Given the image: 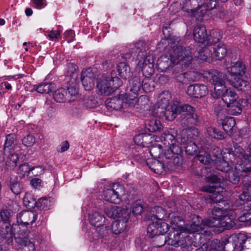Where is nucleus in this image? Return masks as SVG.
<instances>
[{
	"instance_id": "f257e3e1",
	"label": "nucleus",
	"mask_w": 251,
	"mask_h": 251,
	"mask_svg": "<svg viewBox=\"0 0 251 251\" xmlns=\"http://www.w3.org/2000/svg\"><path fill=\"white\" fill-rule=\"evenodd\" d=\"M212 214L214 216L212 219L204 220H202L199 217L194 215L192 224L186 228L182 226L181 223L183 221L179 216L170 214L169 217L171 220V227L173 229L186 230L188 233L202 234L208 232L207 228L209 227H218L220 228L218 230L220 231L230 228L234 224L233 220L236 215V212L232 209L218 207L214 208Z\"/></svg>"
},
{
	"instance_id": "f03ea898",
	"label": "nucleus",
	"mask_w": 251,
	"mask_h": 251,
	"mask_svg": "<svg viewBox=\"0 0 251 251\" xmlns=\"http://www.w3.org/2000/svg\"><path fill=\"white\" fill-rule=\"evenodd\" d=\"M160 138V144H155L150 148L151 155L154 158L161 157L169 160V164L167 165L168 170L181 166L182 150L175 136L168 131L163 132Z\"/></svg>"
},
{
	"instance_id": "7ed1b4c3",
	"label": "nucleus",
	"mask_w": 251,
	"mask_h": 251,
	"mask_svg": "<svg viewBox=\"0 0 251 251\" xmlns=\"http://www.w3.org/2000/svg\"><path fill=\"white\" fill-rule=\"evenodd\" d=\"M178 37L173 36L168 41L169 56L163 55L157 60L156 67L160 72H165L173 65L179 64L186 68L191 64L193 53L189 48L183 47L180 44Z\"/></svg>"
},
{
	"instance_id": "20e7f679",
	"label": "nucleus",
	"mask_w": 251,
	"mask_h": 251,
	"mask_svg": "<svg viewBox=\"0 0 251 251\" xmlns=\"http://www.w3.org/2000/svg\"><path fill=\"white\" fill-rule=\"evenodd\" d=\"M13 212L6 208H3L0 211V216L4 224L2 230H0V242H5L10 243L12 240L13 235L21 229L20 225L13 224L12 227L9 225Z\"/></svg>"
},
{
	"instance_id": "39448f33",
	"label": "nucleus",
	"mask_w": 251,
	"mask_h": 251,
	"mask_svg": "<svg viewBox=\"0 0 251 251\" xmlns=\"http://www.w3.org/2000/svg\"><path fill=\"white\" fill-rule=\"evenodd\" d=\"M122 84V80L118 77L101 76L99 78L97 83V93L100 95L109 96Z\"/></svg>"
},
{
	"instance_id": "423d86ee",
	"label": "nucleus",
	"mask_w": 251,
	"mask_h": 251,
	"mask_svg": "<svg viewBox=\"0 0 251 251\" xmlns=\"http://www.w3.org/2000/svg\"><path fill=\"white\" fill-rule=\"evenodd\" d=\"M206 181L210 185L203 186L201 190L211 193L209 196L211 202H220L224 198V188L221 186V179L212 175L206 178Z\"/></svg>"
},
{
	"instance_id": "0eeeda50",
	"label": "nucleus",
	"mask_w": 251,
	"mask_h": 251,
	"mask_svg": "<svg viewBox=\"0 0 251 251\" xmlns=\"http://www.w3.org/2000/svg\"><path fill=\"white\" fill-rule=\"evenodd\" d=\"M179 119L182 125L190 126L197 125L200 122V117L195 112L194 107L189 104L178 106Z\"/></svg>"
},
{
	"instance_id": "6e6552de",
	"label": "nucleus",
	"mask_w": 251,
	"mask_h": 251,
	"mask_svg": "<svg viewBox=\"0 0 251 251\" xmlns=\"http://www.w3.org/2000/svg\"><path fill=\"white\" fill-rule=\"evenodd\" d=\"M125 194L124 187L119 183H113L109 188L103 190L102 199L109 203L119 204Z\"/></svg>"
},
{
	"instance_id": "1a4fd4ad",
	"label": "nucleus",
	"mask_w": 251,
	"mask_h": 251,
	"mask_svg": "<svg viewBox=\"0 0 251 251\" xmlns=\"http://www.w3.org/2000/svg\"><path fill=\"white\" fill-rule=\"evenodd\" d=\"M173 232L170 233L167 239H163V242L160 245H157L158 247H161L164 245V243L166 242L169 245L175 247H178L184 245L185 243L188 245L191 242L188 243L189 241V236H186V233H188L186 230L180 231L178 229H174Z\"/></svg>"
},
{
	"instance_id": "9d476101",
	"label": "nucleus",
	"mask_w": 251,
	"mask_h": 251,
	"mask_svg": "<svg viewBox=\"0 0 251 251\" xmlns=\"http://www.w3.org/2000/svg\"><path fill=\"white\" fill-rule=\"evenodd\" d=\"M129 53H126L125 57L126 59H130L132 56H135L138 53V56L141 58L138 63V66L140 69L143 68L144 66L148 65V61H146V55L145 52L148 50V47L144 41H139L134 45V48Z\"/></svg>"
},
{
	"instance_id": "9b49d317",
	"label": "nucleus",
	"mask_w": 251,
	"mask_h": 251,
	"mask_svg": "<svg viewBox=\"0 0 251 251\" xmlns=\"http://www.w3.org/2000/svg\"><path fill=\"white\" fill-rule=\"evenodd\" d=\"M16 242L21 245L19 251H35V247L34 243L31 241V237L27 234L26 232H22L18 230L14 235Z\"/></svg>"
},
{
	"instance_id": "f8f14e48",
	"label": "nucleus",
	"mask_w": 251,
	"mask_h": 251,
	"mask_svg": "<svg viewBox=\"0 0 251 251\" xmlns=\"http://www.w3.org/2000/svg\"><path fill=\"white\" fill-rule=\"evenodd\" d=\"M203 0H185L182 3V9L188 16L195 17L198 20H201L200 16L201 3Z\"/></svg>"
},
{
	"instance_id": "ddd939ff",
	"label": "nucleus",
	"mask_w": 251,
	"mask_h": 251,
	"mask_svg": "<svg viewBox=\"0 0 251 251\" xmlns=\"http://www.w3.org/2000/svg\"><path fill=\"white\" fill-rule=\"evenodd\" d=\"M105 214L111 218L125 219L128 221L130 211L127 208H123L117 206H109L105 207L104 209Z\"/></svg>"
},
{
	"instance_id": "4468645a",
	"label": "nucleus",
	"mask_w": 251,
	"mask_h": 251,
	"mask_svg": "<svg viewBox=\"0 0 251 251\" xmlns=\"http://www.w3.org/2000/svg\"><path fill=\"white\" fill-rule=\"evenodd\" d=\"M169 229L168 225L161 220H156L155 222L150 224L147 228V232L149 236L152 238L158 235H163Z\"/></svg>"
},
{
	"instance_id": "2eb2a0df",
	"label": "nucleus",
	"mask_w": 251,
	"mask_h": 251,
	"mask_svg": "<svg viewBox=\"0 0 251 251\" xmlns=\"http://www.w3.org/2000/svg\"><path fill=\"white\" fill-rule=\"evenodd\" d=\"M38 216L37 213L33 211H25L21 212L17 216V225H20L21 228L23 225H31L35 222ZM22 232L25 231L24 229H19Z\"/></svg>"
},
{
	"instance_id": "dca6fc26",
	"label": "nucleus",
	"mask_w": 251,
	"mask_h": 251,
	"mask_svg": "<svg viewBox=\"0 0 251 251\" xmlns=\"http://www.w3.org/2000/svg\"><path fill=\"white\" fill-rule=\"evenodd\" d=\"M208 93V90L207 86L200 83L190 85L186 91V93L188 95L197 99L205 96Z\"/></svg>"
},
{
	"instance_id": "f3484780",
	"label": "nucleus",
	"mask_w": 251,
	"mask_h": 251,
	"mask_svg": "<svg viewBox=\"0 0 251 251\" xmlns=\"http://www.w3.org/2000/svg\"><path fill=\"white\" fill-rule=\"evenodd\" d=\"M130 92L129 99L135 102L137 101V98L142 91V79L140 75L134 76L130 81Z\"/></svg>"
},
{
	"instance_id": "a211bd4d",
	"label": "nucleus",
	"mask_w": 251,
	"mask_h": 251,
	"mask_svg": "<svg viewBox=\"0 0 251 251\" xmlns=\"http://www.w3.org/2000/svg\"><path fill=\"white\" fill-rule=\"evenodd\" d=\"M205 75L206 78L213 86L225 84L227 79L225 74L215 70L208 71Z\"/></svg>"
},
{
	"instance_id": "6ab92c4d",
	"label": "nucleus",
	"mask_w": 251,
	"mask_h": 251,
	"mask_svg": "<svg viewBox=\"0 0 251 251\" xmlns=\"http://www.w3.org/2000/svg\"><path fill=\"white\" fill-rule=\"evenodd\" d=\"M227 71L232 76H243L246 74V66L242 60H239L231 62L227 67Z\"/></svg>"
},
{
	"instance_id": "aec40b11",
	"label": "nucleus",
	"mask_w": 251,
	"mask_h": 251,
	"mask_svg": "<svg viewBox=\"0 0 251 251\" xmlns=\"http://www.w3.org/2000/svg\"><path fill=\"white\" fill-rule=\"evenodd\" d=\"M217 153L213 155L212 158L209 153L205 151V149L201 147V150L199 151V154L197 155L198 159L203 164H209L211 162L217 161V159L220 158V149L217 148L214 149Z\"/></svg>"
},
{
	"instance_id": "412c9836",
	"label": "nucleus",
	"mask_w": 251,
	"mask_h": 251,
	"mask_svg": "<svg viewBox=\"0 0 251 251\" xmlns=\"http://www.w3.org/2000/svg\"><path fill=\"white\" fill-rule=\"evenodd\" d=\"M94 74L91 69L82 71L81 79L84 89L87 91L91 90L94 86Z\"/></svg>"
},
{
	"instance_id": "4be33fe9",
	"label": "nucleus",
	"mask_w": 251,
	"mask_h": 251,
	"mask_svg": "<svg viewBox=\"0 0 251 251\" xmlns=\"http://www.w3.org/2000/svg\"><path fill=\"white\" fill-rule=\"evenodd\" d=\"M193 36L196 42L202 44H206L208 35L205 27L202 25H196L194 28Z\"/></svg>"
},
{
	"instance_id": "5701e85b",
	"label": "nucleus",
	"mask_w": 251,
	"mask_h": 251,
	"mask_svg": "<svg viewBox=\"0 0 251 251\" xmlns=\"http://www.w3.org/2000/svg\"><path fill=\"white\" fill-rule=\"evenodd\" d=\"M217 4V0H206L204 3H201L200 13L201 19L208 17L209 11L215 8Z\"/></svg>"
},
{
	"instance_id": "b1692460",
	"label": "nucleus",
	"mask_w": 251,
	"mask_h": 251,
	"mask_svg": "<svg viewBox=\"0 0 251 251\" xmlns=\"http://www.w3.org/2000/svg\"><path fill=\"white\" fill-rule=\"evenodd\" d=\"M147 164L151 171L155 173L156 171L162 172V171H169L167 165L169 164V160L166 163V166L160 161L154 159H148L147 161Z\"/></svg>"
},
{
	"instance_id": "393cba45",
	"label": "nucleus",
	"mask_w": 251,
	"mask_h": 251,
	"mask_svg": "<svg viewBox=\"0 0 251 251\" xmlns=\"http://www.w3.org/2000/svg\"><path fill=\"white\" fill-rule=\"evenodd\" d=\"M250 142L247 151L248 153H245L243 148L236 145L234 147V150L233 151L234 155L237 157L241 159L244 158L245 160L251 162V136L250 137Z\"/></svg>"
},
{
	"instance_id": "a878e982",
	"label": "nucleus",
	"mask_w": 251,
	"mask_h": 251,
	"mask_svg": "<svg viewBox=\"0 0 251 251\" xmlns=\"http://www.w3.org/2000/svg\"><path fill=\"white\" fill-rule=\"evenodd\" d=\"M89 220L91 224L99 227L104 225L105 217L98 211H93L89 214Z\"/></svg>"
},
{
	"instance_id": "bb28decb",
	"label": "nucleus",
	"mask_w": 251,
	"mask_h": 251,
	"mask_svg": "<svg viewBox=\"0 0 251 251\" xmlns=\"http://www.w3.org/2000/svg\"><path fill=\"white\" fill-rule=\"evenodd\" d=\"M204 45V46L199 51V56L200 59L209 62L212 60L213 57V47L210 44H205Z\"/></svg>"
},
{
	"instance_id": "cd10ccee",
	"label": "nucleus",
	"mask_w": 251,
	"mask_h": 251,
	"mask_svg": "<svg viewBox=\"0 0 251 251\" xmlns=\"http://www.w3.org/2000/svg\"><path fill=\"white\" fill-rule=\"evenodd\" d=\"M223 101L226 104L227 107L236 102L238 98L237 95L231 89H227L224 92V94L221 97Z\"/></svg>"
},
{
	"instance_id": "c85d7f7f",
	"label": "nucleus",
	"mask_w": 251,
	"mask_h": 251,
	"mask_svg": "<svg viewBox=\"0 0 251 251\" xmlns=\"http://www.w3.org/2000/svg\"><path fill=\"white\" fill-rule=\"evenodd\" d=\"M178 106L175 103L164 107V111L162 112L164 113L165 119L171 121L174 120L178 113Z\"/></svg>"
},
{
	"instance_id": "c756f323",
	"label": "nucleus",
	"mask_w": 251,
	"mask_h": 251,
	"mask_svg": "<svg viewBox=\"0 0 251 251\" xmlns=\"http://www.w3.org/2000/svg\"><path fill=\"white\" fill-rule=\"evenodd\" d=\"M125 219H118L114 222L111 226V230L114 234H118L123 232L126 228L127 223Z\"/></svg>"
},
{
	"instance_id": "7c9ffc66",
	"label": "nucleus",
	"mask_w": 251,
	"mask_h": 251,
	"mask_svg": "<svg viewBox=\"0 0 251 251\" xmlns=\"http://www.w3.org/2000/svg\"><path fill=\"white\" fill-rule=\"evenodd\" d=\"M146 61H148V65L144 66L141 68L143 75H150L154 73V60L152 56L149 55L146 56Z\"/></svg>"
},
{
	"instance_id": "2f4dec72",
	"label": "nucleus",
	"mask_w": 251,
	"mask_h": 251,
	"mask_svg": "<svg viewBox=\"0 0 251 251\" xmlns=\"http://www.w3.org/2000/svg\"><path fill=\"white\" fill-rule=\"evenodd\" d=\"M159 100L158 102L159 108L164 109V107L170 106L169 101L171 99V95L168 91H164L160 94L159 97Z\"/></svg>"
},
{
	"instance_id": "473e14b6",
	"label": "nucleus",
	"mask_w": 251,
	"mask_h": 251,
	"mask_svg": "<svg viewBox=\"0 0 251 251\" xmlns=\"http://www.w3.org/2000/svg\"><path fill=\"white\" fill-rule=\"evenodd\" d=\"M151 135L147 133H141L135 136L134 141L135 143L139 146L145 147L151 142Z\"/></svg>"
},
{
	"instance_id": "72a5a7b5",
	"label": "nucleus",
	"mask_w": 251,
	"mask_h": 251,
	"mask_svg": "<svg viewBox=\"0 0 251 251\" xmlns=\"http://www.w3.org/2000/svg\"><path fill=\"white\" fill-rule=\"evenodd\" d=\"M16 138L14 134H10L6 136L3 149L5 154L8 151H12L15 149L17 145Z\"/></svg>"
},
{
	"instance_id": "f704fd0d",
	"label": "nucleus",
	"mask_w": 251,
	"mask_h": 251,
	"mask_svg": "<svg viewBox=\"0 0 251 251\" xmlns=\"http://www.w3.org/2000/svg\"><path fill=\"white\" fill-rule=\"evenodd\" d=\"M67 91L63 88H59L53 94L54 100L58 102H70V98L67 96Z\"/></svg>"
},
{
	"instance_id": "c9c22d12",
	"label": "nucleus",
	"mask_w": 251,
	"mask_h": 251,
	"mask_svg": "<svg viewBox=\"0 0 251 251\" xmlns=\"http://www.w3.org/2000/svg\"><path fill=\"white\" fill-rule=\"evenodd\" d=\"M54 89V84L42 83L33 86V89L41 94H48Z\"/></svg>"
},
{
	"instance_id": "e433bc0d",
	"label": "nucleus",
	"mask_w": 251,
	"mask_h": 251,
	"mask_svg": "<svg viewBox=\"0 0 251 251\" xmlns=\"http://www.w3.org/2000/svg\"><path fill=\"white\" fill-rule=\"evenodd\" d=\"M8 151L10 154L8 156L5 163L7 171H11L16 166L18 160V156L17 153L12 152V151Z\"/></svg>"
},
{
	"instance_id": "4c0bfd02",
	"label": "nucleus",
	"mask_w": 251,
	"mask_h": 251,
	"mask_svg": "<svg viewBox=\"0 0 251 251\" xmlns=\"http://www.w3.org/2000/svg\"><path fill=\"white\" fill-rule=\"evenodd\" d=\"M117 68L119 75L122 78L126 79L130 76V69L126 63L121 62L118 64Z\"/></svg>"
},
{
	"instance_id": "58836bf2",
	"label": "nucleus",
	"mask_w": 251,
	"mask_h": 251,
	"mask_svg": "<svg viewBox=\"0 0 251 251\" xmlns=\"http://www.w3.org/2000/svg\"><path fill=\"white\" fill-rule=\"evenodd\" d=\"M239 198L241 201H248L251 199V182L244 184L242 193Z\"/></svg>"
},
{
	"instance_id": "ea45409f",
	"label": "nucleus",
	"mask_w": 251,
	"mask_h": 251,
	"mask_svg": "<svg viewBox=\"0 0 251 251\" xmlns=\"http://www.w3.org/2000/svg\"><path fill=\"white\" fill-rule=\"evenodd\" d=\"M162 127L160 122L156 119H152L146 124V128L151 132L160 131Z\"/></svg>"
},
{
	"instance_id": "a19ab883",
	"label": "nucleus",
	"mask_w": 251,
	"mask_h": 251,
	"mask_svg": "<svg viewBox=\"0 0 251 251\" xmlns=\"http://www.w3.org/2000/svg\"><path fill=\"white\" fill-rule=\"evenodd\" d=\"M213 51L217 60L223 59L227 54V49L225 45L219 44L216 48L213 47Z\"/></svg>"
},
{
	"instance_id": "79ce46f5",
	"label": "nucleus",
	"mask_w": 251,
	"mask_h": 251,
	"mask_svg": "<svg viewBox=\"0 0 251 251\" xmlns=\"http://www.w3.org/2000/svg\"><path fill=\"white\" fill-rule=\"evenodd\" d=\"M154 89V81L150 77L146 76L143 79H142V91L146 93L152 91Z\"/></svg>"
},
{
	"instance_id": "37998d69",
	"label": "nucleus",
	"mask_w": 251,
	"mask_h": 251,
	"mask_svg": "<svg viewBox=\"0 0 251 251\" xmlns=\"http://www.w3.org/2000/svg\"><path fill=\"white\" fill-rule=\"evenodd\" d=\"M206 132L209 136L218 140H222L225 138L224 132L214 127H207Z\"/></svg>"
},
{
	"instance_id": "c03bdc74",
	"label": "nucleus",
	"mask_w": 251,
	"mask_h": 251,
	"mask_svg": "<svg viewBox=\"0 0 251 251\" xmlns=\"http://www.w3.org/2000/svg\"><path fill=\"white\" fill-rule=\"evenodd\" d=\"M222 36L221 31L218 30H212L207 37V45H211L216 44L219 42L220 40L222 38Z\"/></svg>"
},
{
	"instance_id": "a18cd8bd",
	"label": "nucleus",
	"mask_w": 251,
	"mask_h": 251,
	"mask_svg": "<svg viewBox=\"0 0 251 251\" xmlns=\"http://www.w3.org/2000/svg\"><path fill=\"white\" fill-rule=\"evenodd\" d=\"M222 124L225 131L226 132H230L235 126V121L233 117H226L222 120Z\"/></svg>"
},
{
	"instance_id": "49530a36",
	"label": "nucleus",
	"mask_w": 251,
	"mask_h": 251,
	"mask_svg": "<svg viewBox=\"0 0 251 251\" xmlns=\"http://www.w3.org/2000/svg\"><path fill=\"white\" fill-rule=\"evenodd\" d=\"M122 101L117 98H112L106 101V106L108 109L119 110L122 107Z\"/></svg>"
},
{
	"instance_id": "de8ad7c7",
	"label": "nucleus",
	"mask_w": 251,
	"mask_h": 251,
	"mask_svg": "<svg viewBox=\"0 0 251 251\" xmlns=\"http://www.w3.org/2000/svg\"><path fill=\"white\" fill-rule=\"evenodd\" d=\"M220 157L221 154H220ZM221 158L217 159V161L214 162L215 163H218L217 165V169L219 171L222 172L223 173H229L231 171V167L229 166L228 162L224 160H220Z\"/></svg>"
},
{
	"instance_id": "09e8293b",
	"label": "nucleus",
	"mask_w": 251,
	"mask_h": 251,
	"mask_svg": "<svg viewBox=\"0 0 251 251\" xmlns=\"http://www.w3.org/2000/svg\"><path fill=\"white\" fill-rule=\"evenodd\" d=\"M52 203V200L50 198H40L36 202V204L37 207L45 210L49 209Z\"/></svg>"
},
{
	"instance_id": "8fccbe9b",
	"label": "nucleus",
	"mask_w": 251,
	"mask_h": 251,
	"mask_svg": "<svg viewBox=\"0 0 251 251\" xmlns=\"http://www.w3.org/2000/svg\"><path fill=\"white\" fill-rule=\"evenodd\" d=\"M225 84L226 83L214 86V91L212 94L214 98H220L224 94V92L228 89L226 86Z\"/></svg>"
},
{
	"instance_id": "3c124183",
	"label": "nucleus",
	"mask_w": 251,
	"mask_h": 251,
	"mask_svg": "<svg viewBox=\"0 0 251 251\" xmlns=\"http://www.w3.org/2000/svg\"><path fill=\"white\" fill-rule=\"evenodd\" d=\"M184 147L186 153L191 155L196 154L199 148L193 141H190Z\"/></svg>"
},
{
	"instance_id": "603ef678",
	"label": "nucleus",
	"mask_w": 251,
	"mask_h": 251,
	"mask_svg": "<svg viewBox=\"0 0 251 251\" xmlns=\"http://www.w3.org/2000/svg\"><path fill=\"white\" fill-rule=\"evenodd\" d=\"M242 76H237L234 78L233 82L234 86L239 90H242L244 88L249 85V82L244 80L241 78Z\"/></svg>"
},
{
	"instance_id": "864d4df0",
	"label": "nucleus",
	"mask_w": 251,
	"mask_h": 251,
	"mask_svg": "<svg viewBox=\"0 0 251 251\" xmlns=\"http://www.w3.org/2000/svg\"><path fill=\"white\" fill-rule=\"evenodd\" d=\"M66 91H67V96L68 98H70V101H74L76 99L78 92L75 86L73 85L68 87Z\"/></svg>"
},
{
	"instance_id": "5fc2aeb1",
	"label": "nucleus",
	"mask_w": 251,
	"mask_h": 251,
	"mask_svg": "<svg viewBox=\"0 0 251 251\" xmlns=\"http://www.w3.org/2000/svg\"><path fill=\"white\" fill-rule=\"evenodd\" d=\"M132 213L134 215H140L143 211V206L141 200H137L132 203Z\"/></svg>"
},
{
	"instance_id": "6e6d98bb",
	"label": "nucleus",
	"mask_w": 251,
	"mask_h": 251,
	"mask_svg": "<svg viewBox=\"0 0 251 251\" xmlns=\"http://www.w3.org/2000/svg\"><path fill=\"white\" fill-rule=\"evenodd\" d=\"M196 73L194 72H189L184 74H179L177 76V80L179 81H181L182 83H185L184 80L183 78H187L188 79L191 81H195L196 79L195 75Z\"/></svg>"
},
{
	"instance_id": "4d7b16f0",
	"label": "nucleus",
	"mask_w": 251,
	"mask_h": 251,
	"mask_svg": "<svg viewBox=\"0 0 251 251\" xmlns=\"http://www.w3.org/2000/svg\"><path fill=\"white\" fill-rule=\"evenodd\" d=\"M152 212L153 213L155 212V213H153V215L154 217L157 220H161L165 215V212L164 209L159 206L154 207Z\"/></svg>"
},
{
	"instance_id": "13d9d810",
	"label": "nucleus",
	"mask_w": 251,
	"mask_h": 251,
	"mask_svg": "<svg viewBox=\"0 0 251 251\" xmlns=\"http://www.w3.org/2000/svg\"><path fill=\"white\" fill-rule=\"evenodd\" d=\"M185 133L187 134L190 140L193 141L199 135L198 129L195 127L189 128L185 129Z\"/></svg>"
},
{
	"instance_id": "bf43d9fd",
	"label": "nucleus",
	"mask_w": 251,
	"mask_h": 251,
	"mask_svg": "<svg viewBox=\"0 0 251 251\" xmlns=\"http://www.w3.org/2000/svg\"><path fill=\"white\" fill-rule=\"evenodd\" d=\"M229 111L232 115H237L240 114L242 112V109L239 105V103L237 102H235L233 103L230 105Z\"/></svg>"
},
{
	"instance_id": "052dcab7",
	"label": "nucleus",
	"mask_w": 251,
	"mask_h": 251,
	"mask_svg": "<svg viewBox=\"0 0 251 251\" xmlns=\"http://www.w3.org/2000/svg\"><path fill=\"white\" fill-rule=\"evenodd\" d=\"M24 202L26 206L32 207L33 205L36 204V201H35L31 194L26 193L24 198Z\"/></svg>"
},
{
	"instance_id": "680f3d73",
	"label": "nucleus",
	"mask_w": 251,
	"mask_h": 251,
	"mask_svg": "<svg viewBox=\"0 0 251 251\" xmlns=\"http://www.w3.org/2000/svg\"><path fill=\"white\" fill-rule=\"evenodd\" d=\"M23 144L26 147H32L35 142V137L32 135H28L22 140Z\"/></svg>"
},
{
	"instance_id": "e2e57ef3",
	"label": "nucleus",
	"mask_w": 251,
	"mask_h": 251,
	"mask_svg": "<svg viewBox=\"0 0 251 251\" xmlns=\"http://www.w3.org/2000/svg\"><path fill=\"white\" fill-rule=\"evenodd\" d=\"M10 188L13 193L18 195L22 192L23 188L20 183L18 181H15L11 183Z\"/></svg>"
},
{
	"instance_id": "0e129e2a",
	"label": "nucleus",
	"mask_w": 251,
	"mask_h": 251,
	"mask_svg": "<svg viewBox=\"0 0 251 251\" xmlns=\"http://www.w3.org/2000/svg\"><path fill=\"white\" fill-rule=\"evenodd\" d=\"M84 106L88 108H94L97 105V102L93 97L85 99L84 101Z\"/></svg>"
},
{
	"instance_id": "69168bd1",
	"label": "nucleus",
	"mask_w": 251,
	"mask_h": 251,
	"mask_svg": "<svg viewBox=\"0 0 251 251\" xmlns=\"http://www.w3.org/2000/svg\"><path fill=\"white\" fill-rule=\"evenodd\" d=\"M238 219L240 222H245L247 225H250L251 224V212L244 213Z\"/></svg>"
},
{
	"instance_id": "338daca9",
	"label": "nucleus",
	"mask_w": 251,
	"mask_h": 251,
	"mask_svg": "<svg viewBox=\"0 0 251 251\" xmlns=\"http://www.w3.org/2000/svg\"><path fill=\"white\" fill-rule=\"evenodd\" d=\"M185 131V129H183L181 131L179 138L180 143L184 145V146L191 141L187 134H186Z\"/></svg>"
},
{
	"instance_id": "774afa93",
	"label": "nucleus",
	"mask_w": 251,
	"mask_h": 251,
	"mask_svg": "<svg viewBox=\"0 0 251 251\" xmlns=\"http://www.w3.org/2000/svg\"><path fill=\"white\" fill-rule=\"evenodd\" d=\"M30 185L35 189H40L43 186L42 181L39 178H33L30 181Z\"/></svg>"
}]
</instances>
